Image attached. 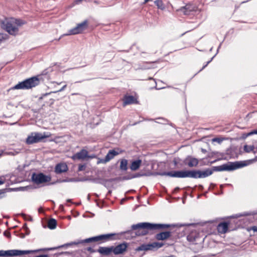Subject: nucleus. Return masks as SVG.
<instances>
[{"label": "nucleus", "mask_w": 257, "mask_h": 257, "mask_svg": "<svg viewBox=\"0 0 257 257\" xmlns=\"http://www.w3.org/2000/svg\"><path fill=\"white\" fill-rule=\"evenodd\" d=\"M39 84V80L36 77H32L15 85L13 89H28L35 87Z\"/></svg>", "instance_id": "3"}, {"label": "nucleus", "mask_w": 257, "mask_h": 257, "mask_svg": "<svg viewBox=\"0 0 257 257\" xmlns=\"http://www.w3.org/2000/svg\"><path fill=\"white\" fill-rule=\"evenodd\" d=\"M95 156L94 155H92L89 156L88 155V152L85 150H82L80 152H78L75 154L74 156L72 157V158L73 160H84L86 158H94Z\"/></svg>", "instance_id": "10"}, {"label": "nucleus", "mask_w": 257, "mask_h": 257, "mask_svg": "<svg viewBox=\"0 0 257 257\" xmlns=\"http://www.w3.org/2000/svg\"><path fill=\"white\" fill-rule=\"evenodd\" d=\"M254 150V146L252 145L248 146L245 145L244 146V150L246 153H249L251 151H253Z\"/></svg>", "instance_id": "25"}, {"label": "nucleus", "mask_w": 257, "mask_h": 257, "mask_svg": "<svg viewBox=\"0 0 257 257\" xmlns=\"http://www.w3.org/2000/svg\"><path fill=\"white\" fill-rule=\"evenodd\" d=\"M98 251L102 254L108 255L112 252V248L101 247L99 248Z\"/></svg>", "instance_id": "17"}, {"label": "nucleus", "mask_w": 257, "mask_h": 257, "mask_svg": "<svg viewBox=\"0 0 257 257\" xmlns=\"http://www.w3.org/2000/svg\"><path fill=\"white\" fill-rule=\"evenodd\" d=\"M121 152L119 149L117 150H111L109 151L107 155L105 157V159L107 162H109L112 159H113L115 156L118 155Z\"/></svg>", "instance_id": "13"}, {"label": "nucleus", "mask_w": 257, "mask_h": 257, "mask_svg": "<svg viewBox=\"0 0 257 257\" xmlns=\"http://www.w3.org/2000/svg\"><path fill=\"white\" fill-rule=\"evenodd\" d=\"M56 224H57L56 220L54 219H51L48 221V226L50 229H53L56 228Z\"/></svg>", "instance_id": "22"}, {"label": "nucleus", "mask_w": 257, "mask_h": 257, "mask_svg": "<svg viewBox=\"0 0 257 257\" xmlns=\"http://www.w3.org/2000/svg\"><path fill=\"white\" fill-rule=\"evenodd\" d=\"M126 248V244L125 243L120 244L112 248V252L115 254L123 253Z\"/></svg>", "instance_id": "12"}, {"label": "nucleus", "mask_w": 257, "mask_h": 257, "mask_svg": "<svg viewBox=\"0 0 257 257\" xmlns=\"http://www.w3.org/2000/svg\"><path fill=\"white\" fill-rule=\"evenodd\" d=\"M170 236V232H163L156 235V238L158 240H165L169 238Z\"/></svg>", "instance_id": "19"}, {"label": "nucleus", "mask_w": 257, "mask_h": 257, "mask_svg": "<svg viewBox=\"0 0 257 257\" xmlns=\"http://www.w3.org/2000/svg\"><path fill=\"white\" fill-rule=\"evenodd\" d=\"M228 229V224L226 223H221L218 225L217 230L220 233H225Z\"/></svg>", "instance_id": "18"}, {"label": "nucleus", "mask_w": 257, "mask_h": 257, "mask_svg": "<svg viewBox=\"0 0 257 257\" xmlns=\"http://www.w3.org/2000/svg\"><path fill=\"white\" fill-rule=\"evenodd\" d=\"M251 229L253 230L254 231H257V227L256 226H253L251 227Z\"/></svg>", "instance_id": "34"}, {"label": "nucleus", "mask_w": 257, "mask_h": 257, "mask_svg": "<svg viewBox=\"0 0 257 257\" xmlns=\"http://www.w3.org/2000/svg\"><path fill=\"white\" fill-rule=\"evenodd\" d=\"M67 170V166L65 163L58 164L55 168V171L57 173H61Z\"/></svg>", "instance_id": "16"}, {"label": "nucleus", "mask_w": 257, "mask_h": 257, "mask_svg": "<svg viewBox=\"0 0 257 257\" xmlns=\"http://www.w3.org/2000/svg\"><path fill=\"white\" fill-rule=\"evenodd\" d=\"M4 183V181L2 179H0V185Z\"/></svg>", "instance_id": "37"}, {"label": "nucleus", "mask_w": 257, "mask_h": 257, "mask_svg": "<svg viewBox=\"0 0 257 257\" xmlns=\"http://www.w3.org/2000/svg\"><path fill=\"white\" fill-rule=\"evenodd\" d=\"M107 162H107V161H106V159L105 158V159H102L98 158L97 164H101V163L105 164Z\"/></svg>", "instance_id": "29"}, {"label": "nucleus", "mask_w": 257, "mask_h": 257, "mask_svg": "<svg viewBox=\"0 0 257 257\" xmlns=\"http://www.w3.org/2000/svg\"><path fill=\"white\" fill-rule=\"evenodd\" d=\"M141 163L142 161L140 160L133 161L132 163L131 166L130 167L131 169L133 171H136L138 170L139 168Z\"/></svg>", "instance_id": "20"}, {"label": "nucleus", "mask_w": 257, "mask_h": 257, "mask_svg": "<svg viewBox=\"0 0 257 257\" xmlns=\"http://www.w3.org/2000/svg\"><path fill=\"white\" fill-rule=\"evenodd\" d=\"M222 141V140L220 138H214L212 139V142H217L218 143H220Z\"/></svg>", "instance_id": "30"}, {"label": "nucleus", "mask_w": 257, "mask_h": 257, "mask_svg": "<svg viewBox=\"0 0 257 257\" xmlns=\"http://www.w3.org/2000/svg\"><path fill=\"white\" fill-rule=\"evenodd\" d=\"M36 257H48V256L47 255H41L37 256Z\"/></svg>", "instance_id": "36"}, {"label": "nucleus", "mask_w": 257, "mask_h": 257, "mask_svg": "<svg viewBox=\"0 0 257 257\" xmlns=\"http://www.w3.org/2000/svg\"><path fill=\"white\" fill-rule=\"evenodd\" d=\"M123 105L137 103L136 99L132 96H125L123 99Z\"/></svg>", "instance_id": "14"}, {"label": "nucleus", "mask_w": 257, "mask_h": 257, "mask_svg": "<svg viewBox=\"0 0 257 257\" xmlns=\"http://www.w3.org/2000/svg\"><path fill=\"white\" fill-rule=\"evenodd\" d=\"M136 251H141V250L147 251V248L146 247V244L141 245L140 246L137 248L136 249Z\"/></svg>", "instance_id": "26"}, {"label": "nucleus", "mask_w": 257, "mask_h": 257, "mask_svg": "<svg viewBox=\"0 0 257 257\" xmlns=\"http://www.w3.org/2000/svg\"><path fill=\"white\" fill-rule=\"evenodd\" d=\"M185 161H186V163L189 167H191L196 166L198 164V161L197 159L192 158L190 157L186 158Z\"/></svg>", "instance_id": "15"}, {"label": "nucleus", "mask_w": 257, "mask_h": 257, "mask_svg": "<svg viewBox=\"0 0 257 257\" xmlns=\"http://www.w3.org/2000/svg\"><path fill=\"white\" fill-rule=\"evenodd\" d=\"M66 85H64V86H63V87H62L61 89H60V90H59L56 91H55L54 92H59V91H61L63 90L66 88Z\"/></svg>", "instance_id": "33"}, {"label": "nucleus", "mask_w": 257, "mask_h": 257, "mask_svg": "<svg viewBox=\"0 0 257 257\" xmlns=\"http://www.w3.org/2000/svg\"><path fill=\"white\" fill-rule=\"evenodd\" d=\"M25 23L20 20L14 18L5 19L2 23V27L6 30L9 34L15 35L18 31L19 28Z\"/></svg>", "instance_id": "1"}, {"label": "nucleus", "mask_w": 257, "mask_h": 257, "mask_svg": "<svg viewBox=\"0 0 257 257\" xmlns=\"http://www.w3.org/2000/svg\"><path fill=\"white\" fill-rule=\"evenodd\" d=\"M253 134H257V130L250 132L248 134L247 136H250Z\"/></svg>", "instance_id": "31"}, {"label": "nucleus", "mask_w": 257, "mask_h": 257, "mask_svg": "<svg viewBox=\"0 0 257 257\" xmlns=\"http://www.w3.org/2000/svg\"><path fill=\"white\" fill-rule=\"evenodd\" d=\"M163 175H167L172 177H176V171L164 173Z\"/></svg>", "instance_id": "27"}, {"label": "nucleus", "mask_w": 257, "mask_h": 257, "mask_svg": "<svg viewBox=\"0 0 257 257\" xmlns=\"http://www.w3.org/2000/svg\"><path fill=\"white\" fill-rule=\"evenodd\" d=\"M34 250H21L12 249L8 250H0V257L19 256L34 252Z\"/></svg>", "instance_id": "5"}, {"label": "nucleus", "mask_w": 257, "mask_h": 257, "mask_svg": "<svg viewBox=\"0 0 257 257\" xmlns=\"http://www.w3.org/2000/svg\"><path fill=\"white\" fill-rule=\"evenodd\" d=\"M149 0H145V3H147Z\"/></svg>", "instance_id": "40"}, {"label": "nucleus", "mask_w": 257, "mask_h": 257, "mask_svg": "<svg viewBox=\"0 0 257 257\" xmlns=\"http://www.w3.org/2000/svg\"><path fill=\"white\" fill-rule=\"evenodd\" d=\"M165 226L168 227L167 225L161 224H153L149 223H142L136 224L133 226V228L135 229H138L139 234H145L147 233L146 229H152L156 228L157 226Z\"/></svg>", "instance_id": "4"}, {"label": "nucleus", "mask_w": 257, "mask_h": 257, "mask_svg": "<svg viewBox=\"0 0 257 257\" xmlns=\"http://www.w3.org/2000/svg\"><path fill=\"white\" fill-rule=\"evenodd\" d=\"M152 250L157 249L161 247H162L164 245V243H161V242H154L153 243H150Z\"/></svg>", "instance_id": "21"}, {"label": "nucleus", "mask_w": 257, "mask_h": 257, "mask_svg": "<svg viewBox=\"0 0 257 257\" xmlns=\"http://www.w3.org/2000/svg\"><path fill=\"white\" fill-rule=\"evenodd\" d=\"M32 180L35 183L39 184L50 181V177L48 176L44 175L42 173L38 174H34L32 176Z\"/></svg>", "instance_id": "8"}, {"label": "nucleus", "mask_w": 257, "mask_h": 257, "mask_svg": "<svg viewBox=\"0 0 257 257\" xmlns=\"http://www.w3.org/2000/svg\"><path fill=\"white\" fill-rule=\"evenodd\" d=\"M254 161L253 160H248L244 162H235L234 163H229L223 164L216 167V170L219 171H231L236 169L247 166Z\"/></svg>", "instance_id": "2"}, {"label": "nucleus", "mask_w": 257, "mask_h": 257, "mask_svg": "<svg viewBox=\"0 0 257 257\" xmlns=\"http://www.w3.org/2000/svg\"><path fill=\"white\" fill-rule=\"evenodd\" d=\"M88 27V21L85 20L83 22L78 24L76 26L69 31L68 35H76L82 33Z\"/></svg>", "instance_id": "7"}, {"label": "nucleus", "mask_w": 257, "mask_h": 257, "mask_svg": "<svg viewBox=\"0 0 257 257\" xmlns=\"http://www.w3.org/2000/svg\"><path fill=\"white\" fill-rule=\"evenodd\" d=\"M50 136L48 133H32L27 139V144H33L41 141L43 139L48 138Z\"/></svg>", "instance_id": "6"}, {"label": "nucleus", "mask_w": 257, "mask_h": 257, "mask_svg": "<svg viewBox=\"0 0 257 257\" xmlns=\"http://www.w3.org/2000/svg\"><path fill=\"white\" fill-rule=\"evenodd\" d=\"M82 0H75V3H80Z\"/></svg>", "instance_id": "38"}, {"label": "nucleus", "mask_w": 257, "mask_h": 257, "mask_svg": "<svg viewBox=\"0 0 257 257\" xmlns=\"http://www.w3.org/2000/svg\"><path fill=\"white\" fill-rule=\"evenodd\" d=\"M5 235L6 236H7L8 237H10V233L9 232H5Z\"/></svg>", "instance_id": "35"}, {"label": "nucleus", "mask_w": 257, "mask_h": 257, "mask_svg": "<svg viewBox=\"0 0 257 257\" xmlns=\"http://www.w3.org/2000/svg\"><path fill=\"white\" fill-rule=\"evenodd\" d=\"M193 171H176L177 178H193Z\"/></svg>", "instance_id": "11"}, {"label": "nucleus", "mask_w": 257, "mask_h": 257, "mask_svg": "<svg viewBox=\"0 0 257 257\" xmlns=\"http://www.w3.org/2000/svg\"><path fill=\"white\" fill-rule=\"evenodd\" d=\"M127 161L125 159H122L120 161V169L122 170L126 171L127 169Z\"/></svg>", "instance_id": "23"}, {"label": "nucleus", "mask_w": 257, "mask_h": 257, "mask_svg": "<svg viewBox=\"0 0 257 257\" xmlns=\"http://www.w3.org/2000/svg\"><path fill=\"white\" fill-rule=\"evenodd\" d=\"M97 237H94V238H91L90 239L91 240H97Z\"/></svg>", "instance_id": "39"}, {"label": "nucleus", "mask_w": 257, "mask_h": 257, "mask_svg": "<svg viewBox=\"0 0 257 257\" xmlns=\"http://www.w3.org/2000/svg\"><path fill=\"white\" fill-rule=\"evenodd\" d=\"M8 36L6 34H0V43L3 41L7 39Z\"/></svg>", "instance_id": "28"}, {"label": "nucleus", "mask_w": 257, "mask_h": 257, "mask_svg": "<svg viewBox=\"0 0 257 257\" xmlns=\"http://www.w3.org/2000/svg\"><path fill=\"white\" fill-rule=\"evenodd\" d=\"M103 237V236H101L98 237V238H102Z\"/></svg>", "instance_id": "41"}, {"label": "nucleus", "mask_w": 257, "mask_h": 257, "mask_svg": "<svg viewBox=\"0 0 257 257\" xmlns=\"http://www.w3.org/2000/svg\"><path fill=\"white\" fill-rule=\"evenodd\" d=\"M212 174V171L209 169L204 171H193V178H203L207 177Z\"/></svg>", "instance_id": "9"}, {"label": "nucleus", "mask_w": 257, "mask_h": 257, "mask_svg": "<svg viewBox=\"0 0 257 257\" xmlns=\"http://www.w3.org/2000/svg\"><path fill=\"white\" fill-rule=\"evenodd\" d=\"M155 4L159 9L163 10L165 8L164 4L161 0H157L155 2Z\"/></svg>", "instance_id": "24"}, {"label": "nucleus", "mask_w": 257, "mask_h": 257, "mask_svg": "<svg viewBox=\"0 0 257 257\" xmlns=\"http://www.w3.org/2000/svg\"><path fill=\"white\" fill-rule=\"evenodd\" d=\"M146 247L147 248V250H152L151 246L150 243L146 244Z\"/></svg>", "instance_id": "32"}]
</instances>
